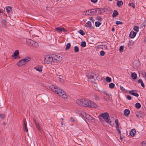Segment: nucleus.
Masks as SVG:
<instances>
[{
  "label": "nucleus",
  "instance_id": "obj_1",
  "mask_svg": "<svg viewBox=\"0 0 146 146\" xmlns=\"http://www.w3.org/2000/svg\"><path fill=\"white\" fill-rule=\"evenodd\" d=\"M76 102L78 105L84 107L95 108H97L98 107L97 105L95 103L86 98L77 100Z\"/></svg>",
  "mask_w": 146,
  "mask_h": 146
},
{
  "label": "nucleus",
  "instance_id": "obj_2",
  "mask_svg": "<svg viewBox=\"0 0 146 146\" xmlns=\"http://www.w3.org/2000/svg\"><path fill=\"white\" fill-rule=\"evenodd\" d=\"M99 119L101 120H102L103 118L108 123L110 124L111 125H112V122H113L114 121L113 117H112L111 119L113 120H111L110 118V116L108 113L107 112H105L104 113H102L100 114L98 116Z\"/></svg>",
  "mask_w": 146,
  "mask_h": 146
},
{
  "label": "nucleus",
  "instance_id": "obj_3",
  "mask_svg": "<svg viewBox=\"0 0 146 146\" xmlns=\"http://www.w3.org/2000/svg\"><path fill=\"white\" fill-rule=\"evenodd\" d=\"M100 11V9H93L88 10L84 11L83 13V14L84 15H93L96 14L98 11V12Z\"/></svg>",
  "mask_w": 146,
  "mask_h": 146
},
{
  "label": "nucleus",
  "instance_id": "obj_4",
  "mask_svg": "<svg viewBox=\"0 0 146 146\" xmlns=\"http://www.w3.org/2000/svg\"><path fill=\"white\" fill-rule=\"evenodd\" d=\"M80 114L82 115L84 118H86L90 122H94V119L89 115L86 114L84 111H80Z\"/></svg>",
  "mask_w": 146,
  "mask_h": 146
},
{
  "label": "nucleus",
  "instance_id": "obj_5",
  "mask_svg": "<svg viewBox=\"0 0 146 146\" xmlns=\"http://www.w3.org/2000/svg\"><path fill=\"white\" fill-rule=\"evenodd\" d=\"M53 55H46L45 58L44 60V62L45 64H49L53 62V60L52 58H53Z\"/></svg>",
  "mask_w": 146,
  "mask_h": 146
},
{
  "label": "nucleus",
  "instance_id": "obj_6",
  "mask_svg": "<svg viewBox=\"0 0 146 146\" xmlns=\"http://www.w3.org/2000/svg\"><path fill=\"white\" fill-rule=\"evenodd\" d=\"M58 96L64 99H66L67 96L66 92L62 90L59 89L56 93Z\"/></svg>",
  "mask_w": 146,
  "mask_h": 146
},
{
  "label": "nucleus",
  "instance_id": "obj_7",
  "mask_svg": "<svg viewBox=\"0 0 146 146\" xmlns=\"http://www.w3.org/2000/svg\"><path fill=\"white\" fill-rule=\"evenodd\" d=\"M53 60V62H57L61 61L62 59V57L58 55H52Z\"/></svg>",
  "mask_w": 146,
  "mask_h": 146
},
{
  "label": "nucleus",
  "instance_id": "obj_8",
  "mask_svg": "<svg viewBox=\"0 0 146 146\" xmlns=\"http://www.w3.org/2000/svg\"><path fill=\"white\" fill-rule=\"evenodd\" d=\"M87 76L88 78L90 79L92 82H94L95 81V78H96L98 77L94 73H93L92 75L88 74L87 75Z\"/></svg>",
  "mask_w": 146,
  "mask_h": 146
},
{
  "label": "nucleus",
  "instance_id": "obj_9",
  "mask_svg": "<svg viewBox=\"0 0 146 146\" xmlns=\"http://www.w3.org/2000/svg\"><path fill=\"white\" fill-rule=\"evenodd\" d=\"M19 50H16L14 52L13 54L12 55V57L14 59L19 58H20L19 55Z\"/></svg>",
  "mask_w": 146,
  "mask_h": 146
},
{
  "label": "nucleus",
  "instance_id": "obj_10",
  "mask_svg": "<svg viewBox=\"0 0 146 146\" xmlns=\"http://www.w3.org/2000/svg\"><path fill=\"white\" fill-rule=\"evenodd\" d=\"M49 89L51 90L53 92H55L56 94L59 90L58 88V87L54 85L50 86H49Z\"/></svg>",
  "mask_w": 146,
  "mask_h": 146
},
{
  "label": "nucleus",
  "instance_id": "obj_11",
  "mask_svg": "<svg viewBox=\"0 0 146 146\" xmlns=\"http://www.w3.org/2000/svg\"><path fill=\"white\" fill-rule=\"evenodd\" d=\"M42 65H39L35 67L34 69L40 72H41L42 71Z\"/></svg>",
  "mask_w": 146,
  "mask_h": 146
},
{
  "label": "nucleus",
  "instance_id": "obj_12",
  "mask_svg": "<svg viewBox=\"0 0 146 146\" xmlns=\"http://www.w3.org/2000/svg\"><path fill=\"white\" fill-rule=\"evenodd\" d=\"M55 29L58 32H65L66 31L63 28L57 27Z\"/></svg>",
  "mask_w": 146,
  "mask_h": 146
},
{
  "label": "nucleus",
  "instance_id": "obj_13",
  "mask_svg": "<svg viewBox=\"0 0 146 146\" xmlns=\"http://www.w3.org/2000/svg\"><path fill=\"white\" fill-rule=\"evenodd\" d=\"M27 42V44L30 46H32L33 45V43L35 42V41L33 40L30 39H26Z\"/></svg>",
  "mask_w": 146,
  "mask_h": 146
},
{
  "label": "nucleus",
  "instance_id": "obj_14",
  "mask_svg": "<svg viewBox=\"0 0 146 146\" xmlns=\"http://www.w3.org/2000/svg\"><path fill=\"white\" fill-rule=\"evenodd\" d=\"M129 93L136 97H138L139 96V95L134 90L130 91Z\"/></svg>",
  "mask_w": 146,
  "mask_h": 146
},
{
  "label": "nucleus",
  "instance_id": "obj_15",
  "mask_svg": "<svg viewBox=\"0 0 146 146\" xmlns=\"http://www.w3.org/2000/svg\"><path fill=\"white\" fill-rule=\"evenodd\" d=\"M137 33L136 32H135L133 31H132L130 32L129 36L132 38H133L136 36Z\"/></svg>",
  "mask_w": 146,
  "mask_h": 146
},
{
  "label": "nucleus",
  "instance_id": "obj_16",
  "mask_svg": "<svg viewBox=\"0 0 146 146\" xmlns=\"http://www.w3.org/2000/svg\"><path fill=\"white\" fill-rule=\"evenodd\" d=\"M98 48H99L102 49L108 50V47L107 45L106 44L98 46Z\"/></svg>",
  "mask_w": 146,
  "mask_h": 146
},
{
  "label": "nucleus",
  "instance_id": "obj_17",
  "mask_svg": "<svg viewBox=\"0 0 146 146\" xmlns=\"http://www.w3.org/2000/svg\"><path fill=\"white\" fill-rule=\"evenodd\" d=\"M25 63L23 59L20 60L17 64V66H21L25 64Z\"/></svg>",
  "mask_w": 146,
  "mask_h": 146
},
{
  "label": "nucleus",
  "instance_id": "obj_18",
  "mask_svg": "<svg viewBox=\"0 0 146 146\" xmlns=\"http://www.w3.org/2000/svg\"><path fill=\"white\" fill-rule=\"evenodd\" d=\"M26 121V120H24V123L23 126V129L24 131H25L26 132H28V130L27 128V123Z\"/></svg>",
  "mask_w": 146,
  "mask_h": 146
},
{
  "label": "nucleus",
  "instance_id": "obj_19",
  "mask_svg": "<svg viewBox=\"0 0 146 146\" xmlns=\"http://www.w3.org/2000/svg\"><path fill=\"white\" fill-rule=\"evenodd\" d=\"M136 131L135 129H133L130 132V134L132 137H133L135 134Z\"/></svg>",
  "mask_w": 146,
  "mask_h": 146
},
{
  "label": "nucleus",
  "instance_id": "obj_20",
  "mask_svg": "<svg viewBox=\"0 0 146 146\" xmlns=\"http://www.w3.org/2000/svg\"><path fill=\"white\" fill-rule=\"evenodd\" d=\"M23 61L24 62L25 64L27 62L30 61L31 60V58L29 57H26L24 58L23 59Z\"/></svg>",
  "mask_w": 146,
  "mask_h": 146
},
{
  "label": "nucleus",
  "instance_id": "obj_21",
  "mask_svg": "<svg viewBox=\"0 0 146 146\" xmlns=\"http://www.w3.org/2000/svg\"><path fill=\"white\" fill-rule=\"evenodd\" d=\"M130 112L129 110L127 109H126L124 111V114L126 116H127L129 114Z\"/></svg>",
  "mask_w": 146,
  "mask_h": 146
},
{
  "label": "nucleus",
  "instance_id": "obj_22",
  "mask_svg": "<svg viewBox=\"0 0 146 146\" xmlns=\"http://www.w3.org/2000/svg\"><path fill=\"white\" fill-rule=\"evenodd\" d=\"M93 99L96 101H98L99 100V96L97 94H95L93 96Z\"/></svg>",
  "mask_w": 146,
  "mask_h": 146
},
{
  "label": "nucleus",
  "instance_id": "obj_23",
  "mask_svg": "<svg viewBox=\"0 0 146 146\" xmlns=\"http://www.w3.org/2000/svg\"><path fill=\"white\" fill-rule=\"evenodd\" d=\"M131 77L134 79H136L137 78V74L135 72L132 73L131 74Z\"/></svg>",
  "mask_w": 146,
  "mask_h": 146
},
{
  "label": "nucleus",
  "instance_id": "obj_24",
  "mask_svg": "<svg viewBox=\"0 0 146 146\" xmlns=\"http://www.w3.org/2000/svg\"><path fill=\"white\" fill-rule=\"evenodd\" d=\"M91 22L90 21H88L87 22L86 24L84 26L86 27H91Z\"/></svg>",
  "mask_w": 146,
  "mask_h": 146
},
{
  "label": "nucleus",
  "instance_id": "obj_25",
  "mask_svg": "<svg viewBox=\"0 0 146 146\" xmlns=\"http://www.w3.org/2000/svg\"><path fill=\"white\" fill-rule=\"evenodd\" d=\"M6 9L8 13H10L12 11L11 7L10 6L6 7Z\"/></svg>",
  "mask_w": 146,
  "mask_h": 146
},
{
  "label": "nucleus",
  "instance_id": "obj_26",
  "mask_svg": "<svg viewBox=\"0 0 146 146\" xmlns=\"http://www.w3.org/2000/svg\"><path fill=\"white\" fill-rule=\"evenodd\" d=\"M118 13L116 10H114L112 15L113 17H115L118 15Z\"/></svg>",
  "mask_w": 146,
  "mask_h": 146
},
{
  "label": "nucleus",
  "instance_id": "obj_27",
  "mask_svg": "<svg viewBox=\"0 0 146 146\" xmlns=\"http://www.w3.org/2000/svg\"><path fill=\"white\" fill-rule=\"evenodd\" d=\"M133 29L135 31V32L137 33L139 31V27L138 26H135L134 27Z\"/></svg>",
  "mask_w": 146,
  "mask_h": 146
},
{
  "label": "nucleus",
  "instance_id": "obj_28",
  "mask_svg": "<svg viewBox=\"0 0 146 146\" xmlns=\"http://www.w3.org/2000/svg\"><path fill=\"white\" fill-rule=\"evenodd\" d=\"M116 128L118 132V133L120 135H121V133L120 130V128H120L119 127V125H116Z\"/></svg>",
  "mask_w": 146,
  "mask_h": 146
},
{
  "label": "nucleus",
  "instance_id": "obj_29",
  "mask_svg": "<svg viewBox=\"0 0 146 146\" xmlns=\"http://www.w3.org/2000/svg\"><path fill=\"white\" fill-rule=\"evenodd\" d=\"M123 4V3L121 1H118L117 3V5L118 7H120Z\"/></svg>",
  "mask_w": 146,
  "mask_h": 146
},
{
  "label": "nucleus",
  "instance_id": "obj_30",
  "mask_svg": "<svg viewBox=\"0 0 146 146\" xmlns=\"http://www.w3.org/2000/svg\"><path fill=\"white\" fill-rule=\"evenodd\" d=\"M135 107L137 109H139L141 107V105L139 103H136L135 104Z\"/></svg>",
  "mask_w": 146,
  "mask_h": 146
},
{
  "label": "nucleus",
  "instance_id": "obj_31",
  "mask_svg": "<svg viewBox=\"0 0 146 146\" xmlns=\"http://www.w3.org/2000/svg\"><path fill=\"white\" fill-rule=\"evenodd\" d=\"M71 46V44L70 43H68L66 46V47L65 48V49L66 50H68L69 49Z\"/></svg>",
  "mask_w": 146,
  "mask_h": 146
},
{
  "label": "nucleus",
  "instance_id": "obj_32",
  "mask_svg": "<svg viewBox=\"0 0 146 146\" xmlns=\"http://www.w3.org/2000/svg\"><path fill=\"white\" fill-rule=\"evenodd\" d=\"M74 51L75 52H77L79 51V48L77 46H75L74 47Z\"/></svg>",
  "mask_w": 146,
  "mask_h": 146
},
{
  "label": "nucleus",
  "instance_id": "obj_33",
  "mask_svg": "<svg viewBox=\"0 0 146 146\" xmlns=\"http://www.w3.org/2000/svg\"><path fill=\"white\" fill-rule=\"evenodd\" d=\"M6 21L5 19H2V20L1 21V23L2 24V25H5L6 24Z\"/></svg>",
  "mask_w": 146,
  "mask_h": 146
},
{
  "label": "nucleus",
  "instance_id": "obj_34",
  "mask_svg": "<svg viewBox=\"0 0 146 146\" xmlns=\"http://www.w3.org/2000/svg\"><path fill=\"white\" fill-rule=\"evenodd\" d=\"M115 86V84L113 83H111L109 84V87L111 89L113 88Z\"/></svg>",
  "mask_w": 146,
  "mask_h": 146
},
{
  "label": "nucleus",
  "instance_id": "obj_35",
  "mask_svg": "<svg viewBox=\"0 0 146 146\" xmlns=\"http://www.w3.org/2000/svg\"><path fill=\"white\" fill-rule=\"evenodd\" d=\"M32 44H33V45H32V46L35 47H36L38 46V43L35 41V42L33 43Z\"/></svg>",
  "mask_w": 146,
  "mask_h": 146
},
{
  "label": "nucleus",
  "instance_id": "obj_36",
  "mask_svg": "<svg viewBox=\"0 0 146 146\" xmlns=\"http://www.w3.org/2000/svg\"><path fill=\"white\" fill-rule=\"evenodd\" d=\"M86 43L85 41H83L81 44V46L82 47H84L86 46Z\"/></svg>",
  "mask_w": 146,
  "mask_h": 146
},
{
  "label": "nucleus",
  "instance_id": "obj_37",
  "mask_svg": "<svg viewBox=\"0 0 146 146\" xmlns=\"http://www.w3.org/2000/svg\"><path fill=\"white\" fill-rule=\"evenodd\" d=\"M95 25L96 27H99L101 23L99 21H96L95 22Z\"/></svg>",
  "mask_w": 146,
  "mask_h": 146
},
{
  "label": "nucleus",
  "instance_id": "obj_38",
  "mask_svg": "<svg viewBox=\"0 0 146 146\" xmlns=\"http://www.w3.org/2000/svg\"><path fill=\"white\" fill-rule=\"evenodd\" d=\"M106 80L108 82H110L111 81V79L109 77H107L106 78Z\"/></svg>",
  "mask_w": 146,
  "mask_h": 146
},
{
  "label": "nucleus",
  "instance_id": "obj_39",
  "mask_svg": "<svg viewBox=\"0 0 146 146\" xmlns=\"http://www.w3.org/2000/svg\"><path fill=\"white\" fill-rule=\"evenodd\" d=\"M105 54V52L103 51H102L100 52V55L101 56H104Z\"/></svg>",
  "mask_w": 146,
  "mask_h": 146
},
{
  "label": "nucleus",
  "instance_id": "obj_40",
  "mask_svg": "<svg viewBox=\"0 0 146 146\" xmlns=\"http://www.w3.org/2000/svg\"><path fill=\"white\" fill-rule=\"evenodd\" d=\"M79 33L82 35H84V32L82 30H80L79 32Z\"/></svg>",
  "mask_w": 146,
  "mask_h": 146
},
{
  "label": "nucleus",
  "instance_id": "obj_41",
  "mask_svg": "<svg viewBox=\"0 0 146 146\" xmlns=\"http://www.w3.org/2000/svg\"><path fill=\"white\" fill-rule=\"evenodd\" d=\"M124 47L123 46H121L120 47L119 50L121 52H123V50Z\"/></svg>",
  "mask_w": 146,
  "mask_h": 146
},
{
  "label": "nucleus",
  "instance_id": "obj_42",
  "mask_svg": "<svg viewBox=\"0 0 146 146\" xmlns=\"http://www.w3.org/2000/svg\"><path fill=\"white\" fill-rule=\"evenodd\" d=\"M129 5L133 7V8H135V5L133 3H131L129 4Z\"/></svg>",
  "mask_w": 146,
  "mask_h": 146
},
{
  "label": "nucleus",
  "instance_id": "obj_43",
  "mask_svg": "<svg viewBox=\"0 0 146 146\" xmlns=\"http://www.w3.org/2000/svg\"><path fill=\"white\" fill-rule=\"evenodd\" d=\"M116 24L117 25H120V24L121 25V24H122V23L121 22H120V21H116Z\"/></svg>",
  "mask_w": 146,
  "mask_h": 146
},
{
  "label": "nucleus",
  "instance_id": "obj_44",
  "mask_svg": "<svg viewBox=\"0 0 146 146\" xmlns=\"http://www.w3.org/2000/svg\"><path fill=\"white\" fill-rule=\"evenodd\" d=\"M141 145L142 146H146V141H143L141 143Z\"/></svg>",
  "mask_w": 146,
  "mask_h": 146
},
{
  "label": "nucleus",
  "instance_id": "obj_45",
  "mask_svg": "<svg viewBox=\"0 0 146 146\" xmlns=\"http://www.w3.org/2000/svg\"><path fill=\"white\" fill-rule=\"evenodd\" d=\"M115 123L116 124V125H119L118 124V121L117 119H115Z\"/></svg>",
  "mask_w": 146,
  "mask_h": 146
},
{
  "label": "nucleus",
  "instance_id": "obj_46",
  "mask_svg": "<svg viewBox=\"0 0 146 146\" xmlns=\"http://www.w3.org/2000/svg\"><path fill=\"white\" fill-rule=\"evenodd\" d=\"M127 98L129 100H131V97L129 95L127 96Z\"/></svg>",
  "mask_w": 146,
  "mask_h": 146
},
{
  "label": "nucleus",
  "instance_id": "obj_47",
  "mask_svg": "<svg viewBox=\"0 0 146 146\" xmlns=\"http://www.w3.org/2000/svg\"><path fill=\"white\" fill-rule=\"evenodd\" d=\"M35 125H36V127L38 129H39V128H40V127H39V126L38 124L37 123Z\"/></svg>",
  "mask_w": 146,
  "mask_h": 146
},
{
  "label": "nucleus",
  "instance_id": "obj_48",
  "mask_svg": "<svg viewBox=\"0 0 146 146\" xmlns=\"http://www.w3.org/2000/svg\"><path fill=\"white\" fill-rule=\"evenodd\" d=\"M45 77V76L44 75L42 74L40 78H42V79H44V78Z\"/></svg>",
  "mask_w": 146,
  "mask_h": 146
},
{
  "label": "nucleus",
  "instance_id": "obj_49",
  "mask_svg": "<svg viewBox=\"0 0 146 146\" xmlns=\"http://www.w3.org/2000/svg\"><path fill=\"white\" fill-rule=\"evenodd\" d=\"M143 74L144 78L146 79V72H144L143 73Z\"/></svg>",
  "mask_w": 146,
  "mask_h": 146
},
{
  "label": "nucleus",
  "instance_id": "obj_50",
  "mask_svg": "<svg viewBox=\"0 0 146 146\" xmlns=\"http://www.w3.org/2000/svg\"><path fill=\"white\" fill-rule=\"evenodd\" d=\"M0 117L2 119H3L4 118V115L3 114H0Z\"/></svg>",
  "mask_w": 146,
  "mask_h": 146
},
{
  "label": "nucleus",
  "instance_id": "obj_51",
  "mask_svg": "<svg viewBox=\"0 0 146 146\" xmlns=\"http://www.w3.org/2000/svg\"><path fill=\"white\" fill-rule=\"evenodd\" d=\"M138 82L141 83L143 82V81L141 79H139L138 80Z\"/></svg>",
  "mask_w": 146,
  "mask_h": 146
},
{
  "label": "nucleus",
  "instance_id": "obj_52",
  "mask_svg": "<svg viewBox=\"0 0 146 146\" xmlns=\"http://www.w3.org/2000/svg\"><path fill=\"white\" fill-rule=\"evenodd\" d=\"M70 120L71 122H73L75 120L73 118H71L70 119Z\"/></svg>",
  "mask_w": 146,
  "mask_h": 146
},
{
  "label": "nucleus",
  "instance_id": "obj_53",
  "mask_svg": "<svg viewBox=\"0 0 146 146\" xmlns=\"http://www.w3.org/2000/svg\"><path fill=\"white\" fill-rule=\"evenodd\" d=\"M143 26L144 27L146 26V20L143 23Z\"/></svg>",
  "mask_w": 146,
  "mask_h": 146
},
{
  "label": "nucleus",
  "instance_id": "obj_54",
  "mask_svg": "<svg viewBox=\"0 0 146 146\" xmlns=\"http://www.w3.org/2000/svg\"><path fill=\"white\" fill-rule=\"evenodd\" d=\"M92 2L93 3H96L97 2V0H91Z\"/></svg>",
  "mask_w": 146,
  "mask_h": 146
},
{
  "label": "nucleus",
  "instance_id": "obj_55",
  "mask_svg": "<svg viewBox=\"0 0 146 146\" xmlns=\"http://www.w3.org/2000/svg\"><path fill=\"white\" fill-rule=\"evenodd\" d=\"M141 85L142 87H144V84L143 83V82L141 83Z\"/></svg>",
  "mask_w": 146,
  "mask_h": 146
},
{
  "label": "nucleus",
  "instance_id": "obj_56",
  "mask_svg": "<svg viewBox=\"0 0 146 146\" xmlns=\"http://www.w3.org/2000/svg\"><path fill=\"white\" fill-rule=\"evenodd\" d=\"M33 121L35 123V124H36V123H37L36 122V120L34 119H33Z\"/></svg>",
  "mask_w": 146,
  "mask_h": 146
},
{
  "label": "nucleus",
  "instance_id": "obj_57",
  "mask_svg": "<svg viewBox=\"0 0 146 146\" xmlns=\"http://www.w3.org/2000/svg\"><path fill=\"white\" fill-rule=\"evenodd\" d=\"M59 78L60 79H61L62 78V76H59Z\"/></svg>",
  "mask_w": 146,
  "mask_h": 146
},
{
  "label": "nucleus",
  "instance_id": "obj_58",
  "mask_svg": "<svg viewBox=\"0 0 146 146\" xmlns=\"http://www.w3.org/2000/svg\"><path fill=\"white\" fill-rule=\"evenodd\" d=\"M60 81L62 82H64V81L62 79L60 80Z\"/></svg>",
  "mask_w": 146,
  "mask_h": 146
},
{
  "label": "nucleus",
  "instance_id": "obj_59",
  "mask_svg": "<svg viewBox=\"0 0 146 146\" xmlns=\"http://www.w3.org/2000/svg\"><path fill=\"white\" fill-rule=\"evenodd\" d=\"M111 30H112V31H114V29L113 28H112V29Z\"/></svg>",
  "mask_w": 146,
  "mask_h": 146
},
{
  "label": "nucleus",
  "instance_id": "obj_60",
  "mask_svg": "<svg viewBox=\"0 0 146 146\" xmlns=\"http://www.w3.org/2000/svg\"><path fill=\"white\" fill-rule=\"evenodd\" d=\"M103 93L104 94H106V92L105 91H103Z\"/></svg>",
  "mask_w": 146,
  "mask_h": 146
},
{
  "label": "nucleus",
  "instance_id": "obj_61",
  "mask_svg": "<svg viewBox=\"0 0 146 146\" xmlns=\"http://www.w3.org/2000/svg\"><path fill=\"white\" fill-rule=\"evenodd\" d=\"M61 120H62V121H63L64 119H63V118H61Z\"/></svg>",
  "mask_w": 146,
  "mask_h": 146
},
{
  "label": "nucleus",
  "instance_id": "obj_62",
  "mask_svg": "<svg viewBox=\"0 0 146 146\" xmlns=\"http://www.w3.org/2000/svg\"><path fill=\"white\" fill-rule=\"evenodd\" d=\"M64 121H62V122H61V125H63V123Z\"/></svg>",
  "mask_w": 146,
  "mask_h": 146
},
{
  "label": "nucleus",
  "instance_id": "obj_63",
  "mask_svg": "<svg viewBox=\"0 0 146 146\" xmlns=\"http://www.w3.org/2000/svg\"><path fill=\"white\" fill-rule=\"evenodd\" d=\"M144 40L145 42H146V37L145 38Z\"/></svg>",
  "mask_w": 146,
  "mask_h": 146
},
{
  "label": "nucleus",
  "instance_id": "obj_64",
  "mask_svg": "<svg viewBox=\"0 0 146 146\" xmlns=\"http://www.w3.org/2000/svg\"><path fill=\"white\" fill-rule=\"evenodd\" d=\"M109 1H112V0H108Z\"/></svg>",
  "mask_w": 146,
  "mask_h": 146
}]
</instances>
